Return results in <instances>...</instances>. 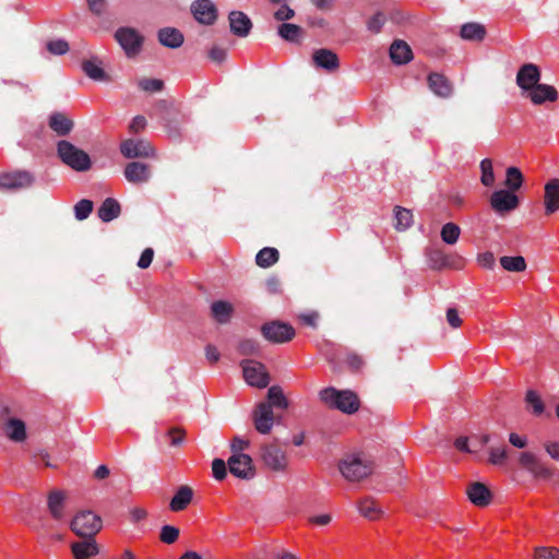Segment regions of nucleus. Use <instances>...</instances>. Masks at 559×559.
<instances>
[{
    "label": "nucleus",
    "mask_w": 559,
    "mask_h": 559,
    "mask_svg": "<svg viewBox=\"0 0 559 559\" xmlns=\"http://www.w3.org/2000/svg\"><path fill=\"white\" fill-rule=\"evenodd\" d=\"M57 156L64 165L79 173L87 171L92 167L90 155L67 140L57 143Z\"/></svg>",
    "instance_id": "1"
},
{
    "label": "nucleus",
    "mask_w": 559,
    "mask_h": 559,
    "mask_svg": "<svg viewBox=\"0 0 559 559\" xmlns=\"http://www.w3.org/2000/svg\"><path fill=\"white\" fill-rule=\"evenodd\" d=\"M320 399L329 407L336 408L345 414H354L359 409V399L353 391L326 388L320 391Z\"/></svg>",
    "instance_id": "2"
},
{
    "label": "nucleus",
    "mask_w": 559,
    "mask_h": 559,
    "mask_svg": "<svg viewBox=\"0 0 559 559\" xmlns=\"http://www.w3.org/2000/svg\"><path fill=\"white\" fill-rule=\"evenodd\" d=\"M338 469L346 480L360 481L372 473L373 463L360 455L352 454L341 460Z\"/></svg>",
    "instance_id": "3"
},
{
    "label": "nucleus",
    "mask_w": 559,
    "mask_h": 559,
    "mask_svg": "<svg viewBox=\"0 0 559 559\" xmlns=\"http://www.w3.org/2000/svg\"><path fill=\"white\" fill-rule=\"evenodd\" d=\"M102 527V519L90 510L78 512L70 523L72 532L81 538H94Z\"/></svg>",
    "instance_id": "4"
},
{
    "label": "nucleus",
    "mask_w": 559,
    "mask_h": 559,
    "mask_svg": "<svg viewBox=\"0 0 559 559\" xmlns=\"http://www.w3.org/2000/svg\"><path fill=\"white\" fill-rule=\"evenodd\" d=\"M118 41L128 58L136 57L144 43V37L133 27L122 26L115 32Z\"/></svg>",
    "instance_id": "5"
},
{
    "label": "nucleus",
    "mask_w": 559,
    "mask_h": 559,
    "mask_svg": "<svg viewBox=\"0 0 559 559\" xmlns=\"http://www.w3.org/2000/svg\"><path fill=\"white\" fill-rule=\"evenodd\" d=\"M242 373L246 382L251 386L266 388L270 383V374L263 364L246 359L241 361Z\"/></svg>",
    "instance_id": "6"
},
{
    "label": "nucleus",
    "mask_w": 559,
    "mask_h": 559,
    "mask_svg": "<svg viewBox=\"0 0 559 559\" xmlns=\"http://www.w3.org/2000/svg\"><path fill=\"white\" fill-rule=\"evenodd\" d=\"M518 461L520 467L535 478L549 479L554 475V471L533 452H521Z\"/></svg>",
    "instance_id": "7"
},
{
    "label": "nucleus",
    "mask_w": 559,
    "mask_h": 559,
    "mask_svg": "<svg viewBox=\"0 0 559 559\" xmlns=\"http://www.w3.org/2000/svg\"><path fill=\"white\" fill-rule=\"evenodd\" d=\"M261 333L271 343L282 344L295 337V329L285 322L271 321L261 326Z\"/></svg>",
    "instance_id": "8"
},
{
    "label": "nucleus",
    "mask_w": 559,
    "mask_h": 559,
    "mask_svg": "<svg viewBox=\"0 0 559 559\" xmlns=\"http://www.w3.org/2000/svg\"><path fill=\"white\" fill-rule=\"evenodd\" d=\"M261 460L267 468L274 472H284L288 466L286 452L275 443L261 447Z\"/></svg>",
    "instance_id": "9"
},
{
    "label": "nucleus",
    "mask_w": 559,
    "mask_h": 559,
    "mask_svg": "<svg viewBox=\"0 0 559 559\" xmlns=\"http://www.w3.org/2000/svg\"><path fill=\"white\" fill-rule=\"evenodd\" d=\"M120 152L126 158H148L155 156L153 145L144 139H128L121 142Z\"/></svg>",
    "instance_id": "10"
},
{
    "label": "nucleus",
    "mask_w": 559,
    "mask_h": 559,
    "mask_svg": "<svg viewBox=\"0 0 559 559\" xmlns=\"http://www.w3.org/2000/svg\"><path fill=\"white\" fill-rule=\"evenodd\" d=\"M227 464L228 471L237 478L249 480L255 475L252 459L248 454L231 455Z\"/></svg>",
    "instance_id": "11"
},
{
    "label": "nucleus",
    "mask_w": 559,
    "mask_h": 559,
    "mask_svg": "<svg viewBox=\"0 0 559 559\" xmlns=\"http://www.w3.org/2000/svg\"><path fill=\"white\" fill-rule=\"evenodd\" d=\"M252 420L258 432L267 435L274 425L275 415L269 404L259 403L252 413Z\"/></svg>",
    "instance_id": "12"
},
{
    "label": "nucleus",
    "mask_w": 559,
    "mask_h": 559,
    "mask_svg": "<svg viewBox=\"0 0 559 559\" xmlns=\"http://www.w3.org/2000/svg\"><path fill=\"white\" fill-rule=\"evenodd\" d=\"M519 198L509 190H497L490 197V205L497 213H507L519 206Z\"/></svg>",
    "instance_id": "13"
},
{
    "label": "nucleus",
    "mask_w": 559,
    "mask_h": 559,
    "mask_svg": "<svg viewBox=\"0 0 559 559\" xmlns=\"http://www.w3.org/2000/svg\"><path fill=\"white\" fill-rule=\"evenodd\" d=\"M540 70L534 63L523 64L516 73V84L526 94L539 83Z\"/></svg>",
    "instance_id": "14"
},
{
    "label": "nucleus",
    "mask_w": 559,
    "mask_h": 559,
    "mask_svg": "<svg viewBox=\"0 0 559 559\" xmlns=\"http://www.w3.org/2000/svg\"><path fill=\"white\" fill-rule=\"evenodd\" d=\"M124 178L132 185H143L152 178V167L141 162H130L123 170Z\"/></svg>",
    "instance_id": "15"
},
{
    "label": "nucleus",
    "mask_w": 559,
    "mask_h": 559,
    "mask_svg": "<svg viewBox=\"0 0 559 559\" xmlns=\"http://www.w3.org/2000/svg\"><path fill=\"white\" fill-rule=\"evenodd\" d=\"M194 19L204 25H212L217 19V9L211 0H195L191 4Z\"/></svg>",
    "instance_id": "16"
},
{
    "label": "nucleus",
    "mask_w": 559,
    "mask_h": 559,
    "mask_svg": "<svg viewBox=\"0 0 559 559\" xmlns=\"http://www.w3.org/2000/svg\"><path fill=\"white\" fill-rule=\"evenodd\" d=\"M33 176L27 171L0 174V190H17L32 186Z\"/></svg>",
    "instance_id": "17"
},
{
    "label": "nucleus",
    "mask_w": 559,
    "mask_h": 559,
    "mask_svg": "<svg viewBox=\"0 0 559 559\" xmlns=\"http://www.w3.org/2000/svg\"><path fill=\"white\" fill-rule=\"evenodd\" d=\"M67 493L61 489H52L47 495V510L56 521L64 518Z\"/></svg>",
    "instance_id": "18"
},
{
    "label": "nucleus",
    "mask_w": 559,
    "mask_h": 559,
    "mask_svg": "<svg viewBox=\"0 0 559 559\" xmlns=\"http://www.w3.org/2000/svg\"><path fill=\"white\" fill-rule=\"evenodd\" d=\"M2 433L12 442L20 443L26 440V426L19 418H7L1 424Z\"/></svg>",
    "instance_id": "19"
},
{
    "label": "nucleus",
    "mask_w": 559,
    "mask_h": 559,
    "mask_svg": "<svg viewBox=\"0 0 559 559\" xmlns=\"http://www.w3.org/2000/svg\"><path fill=\"white\" fill-rule=\"evenodd\" d=\"M312 62L317 68L328 72H335L340 68V59L337 55L328 48H320L313 51Z\"/></svg>",
    "instance_id": "20"
},
{
    "label": "nucleus",
    "mask_w": 559,
    "mask_h": 559,
    "mask_svg": "<svg viewBox=\"0 0 559 559\" xmlns=\"http://www.w3.org/2000/svg\"><path fill=\"white\" fill-rule=\"evenodd\" d=\"M429 90L441 98H449L453 93L452 83L441 73L432 72L427 78Z\"/></svg>",
    "instance_id": "21"
},
{
    "label": "nucleus",
    "mask_w": 559,
    "mask_h": 559,
    "mask_svg": "<svg viewBox=\"0 0 559 559\" xmlns=\"http://www.w3.org/2000/svg\"><path fill=\"white\" fill-rule=\"evenodd\" d=\"M466 495L469 501L477 507H487L492 499L489 488L479 481L472 483L467 489Z\"/></svg>",
    "instance_id": "22"
},
{
    "label": "nucleus",
    "mask_w": 559,
    "mask_h": 559,
    "mask_svg": "<svg viewBox=\"0 0 559 559\" xmlns=\"http://www.w3.org/2000/svg\"><path fill=\"white\" fill-rule=\"evenodd\" d=\"M230 32L238 37H247L252 28V22L241 11H231L228 15Z\"/></svg>",
    "instance_id": "23"
},
{
    "label": "nucleus",
    "mask_w": 559,
    "mask_h": 559,
    "mask_svg": "<svg viewBox=\"0 0 559 559\" xmlns=\"http://www.w3.org/2000/svg\"><path fill=\"white\" fill-rule=\"evenodd\" d=\"M525 95L534 105H542L545 102H556L558 99V92L554 86L540 83Z\"/></svg>",
    "instance_id": "24"
},
{
    "label": "nucleus",
    "mask_w": 559,
    "mask_h": 559,
    "mask_svg": "<svg viewBox=\"0 0 559 559\" xmlns=\"http://www.w3.org/2000/svg\"><path fill=\"white\" fill-rule=\"evenodd\" d=\"M544 204L546 215H551L559 211V179H550L545 185Z\"/></svg>",
    "instance_id": "25"
},
{
    "label": "nucleus",
    "mask_w": 559,
    "mask_h": 559,
    "mask_svg": "<svg viewBox=\"0 0 559 559\" xmlns=\"http://www.w3.org/2000/svg\"><path fill=\"white\" fill-rule=\"evenodd\" d=\"M71 551L74 559H91L98 555L99 547L95 538H84V540L72 543Z\"/></svg>",
    "instance_id": "26"
},
{
    "label": "nucleus",
    "mask_w": 559,
    "mask_h": 559,
    "mask_svg": "<svg viewBox=\"0 0 559 559\" xmlns=\"http://www.w3.org/2000/svg\"><path fill=\"white\" fill-rule=\"evenodd\" d=\"M48 126L58 136H66L72 131L74 122L66 114L58 111L49 116Z\"/></svg>",
    "instance_id": "27"
},
{
    "label": "nucleus",
    "mask_w": 559,
    "mask_h": 559,
    "mask_svg": "<svg viewBox=\"0 0 559 559\" xmlns=\"http://www.w3.org/2000/svg\"><path fill=\"white\" fill-rule=\"evenodd\" d=\"M157 37L163 46L171 49L179 48L185 41L183 34L175 27L160 28Z\"/></svg>",
    "instance_id": "28"
},
{
    "label": "nucleus",
    "mask_w": 559,
    "mask_h": 559,
    "mask_svg": "<svg viewBox=\"0 0 559 559\" xmlns=\"http://www.w3.org/2000/svg\"><path fill=\"white\" fill-rule=\"evenodd\" d=\"M193 498V490L187 485L180 486L169 502L173 512H179L188 508Z\"/></svg>",
    "instance_id": "29"
},
{
    "label": "nucleus",
    "mask_w": 559,
    "mask_h": 559,
    "mask_svg": "<svg viewBox=\"0 0 559 559\" xmlns=\"http://www.w3.org/2000/svg\"><path fill=\"white\" fill-rule=\"evenodd\" d=\"M234 313V306L225 300H216L211 305V317L219 324H227Z\"/></svg>",
    "instance_id": "30"
},
{
    "label": "nucleus",
    "mask_w": 559,
    "mask_h": 559,
    "mask_svg": "<svg viewBox=\"0 0 559 559\" xmlns=\"http://www.w3.org/2000/svg\"><path fill=\"white\" fill-rule=\"evenodd\" d=\"M82 70L90 79L94 81H110V76L102 68V61L96 58L84 60L82 62Z\"/></svg>",
    "instance_id": "31"
},
{
    "label": "nucleus",
    "mask_w": 559,
    "mask_h": 559,
    "mask_svg": "<svg viewBox=\"0 0 559 559\" xmlns=\"http://www.w3.org/2000/svg\"><path fill=\"white\" fill-rule=\"evenodd\" d=\"M390 57L395 64H404L411 61L413 52L405 41L395 40L390 47Z\"/></svg>",
    "instance_id": "32"
},
{
    "label": "nucleus",
    "mask_w": 559,
    "mask_h": 559,
    "mask_svg": "<svg viewBox=\"0 0 559 559\" xmlns=\"http://www.w3.org/2000/svg\"><path fill=\"white\" fill-rule=\"evenodd\" d=\"M261 404H269L270 408L286 409L289 405L288 400L280 385H272L267 390L266 401L260 402Z\"/></svg>",
    "instance_id": "33"
},
{
    "label": "nucleus",
    "mask_w": 559,
    "mask_h": 559,
    "mask_svg": "<svg viewBox=\"0 0 559 559\" xmlns=\"http://www.w3.org/2000/svg\"><path fill=\"white\" fill-rule=\"evenodd\" d=\"M120 213L121 206L119 202L112 198L105 199L98 209V217L106 223L117 218Z\"/></svg>",
    "instance_id": "34"
},
{
    "label": "nucleus",
    "mask_w": 559,
    "mask_h": 559,
    "mask_svg": "<svg viewBox=\"0 0 559 559\" xmlns=\"http://www.w3.org/2000/svg\"><path fill=\"white\" fill-rule=\"evenodd\" d=\"M359 513L368 520H378L383 514L382 509L372 498H365L358 503Z\"/></svg>",
    "instance_id": "35"
},
{
    "label": "nucleus",
    "mask_w": 559,
    "mask_h": 559,
    "mask_svg": "<svg viewBox=\"0 0 559 559\" xmlns=\"http://www.w3.org/2000/svg\"><path fill=\"white\" fill-rule=\"evenodd\" d=\"M486 29L479 23H466L461 27V37L465 40L480 41L485 38Z\"/></svg>",
    "instance_id": "36"
},
{
    "label": "nucleus",
    "mask_w": 559,
    "mask_h": 559,
    "mask_svg": "<svg viewBox=\"0 0 559 559\" xmlns=\"http://www.w3.org/2000/svg\"><path fill=\"white\" fill-rule=\"evenodd\" d=\"M280 259V252L275 248L265 247L255 257V263L263 269L274 265Z\"/></svg>",
    "instance_id": "37"
},
{
    "label": "nucleus",
    "mask_w": 559,
    "mask_h": 559,
    "mask_svg": "<svg viewBox=\"0 0 559 559\" xmlns=\"http://www.w3.org/2000/svg\"><path fill=\"white\" fill-rule=\"evenodd\" d=\"M304 29L290 23H283L278 27V35L286 41L297 43L301 39Z\"/></svg>",
    "instance_id": "38"
},
{
    "label": "nucleus",
    "mask_w": 559,
    "mask_h": 559,
    "mask_svg": "<svg viewBox=\"0 0 559 559\" xmlns=\"http://www.w3.org/2000/svg\"><path fill=\"white\" fill-rule=\"evenodd\" d=\"M523 175L518 167L511 166L507 168L504 186L509 191H516L523 185Z\"/></svg>",
    "instance_id": "39"
},
{
    "label": "nucleus",
    "mask_w": 559,
    "mask_h": 559,
    "mask_svg": "<svg viewBox=\"0 0 559 559\" xmlns=\"http://www.w3.org/2000/svg\"><path fill=\"white\" fill-rule=\"evenodd\" d=\"M395 224L394 227L397 230H405L409 228L413 224V213L411 210H407L402 206H395Z\"/></svg>",
    "instance_id": "40"
},
{
    "label": "nucleus",
    "mask_w": 559,
    "mask_h": 559,
    "mask_svg": "<svg viewBox=\"0 0 559 559\" xmlns=\"http://www.w3.org/2000/svg\"><path fill=\"white\" fill-rule=\"evenodd\" d=\"M500 264L506 271L509 272H523L526 269V262L522 255L501 257Z\"/></svg>",
    "instance_id": "41"
},
{
    "label": "nucleus",
    "mask_w": 559,
    "mask_h": 559,
    "mask_svg": "<svg viewBox=\"0 0 559 559\" xmlns=\"http://www.w3.org/2000/svg\"><path fill=\"white\" fill-rule=\"evenodd\" d=\"M461 235V228L454 223H447L441 228V239L447 245H454L457 242Z\"/></svg>",
    "instance_id": "42"
},
{
    "label": "nucleus",
    "mask_w": 559,
    "mask_h": 559,
    "mask_svg": "<svg viewBox=\"0 0 559 559\" xmlns=\"http://www.w3.org/2000/svg\"><path fill=\"white\" fill-rule=\"evenodd\" d=\"M525 402L527 405L532 407V413L536 416H539L545 411L544 402L542 401L539 394L534 390H528L525 394Z\"/></svg>",
    "instance_id": "43"
},
{
    "label": "nucleus",
    "mask_w": 559,
    "mask_h": 559,
    "mask_svg": "<svg viewBox=\"0 0 559 559\" xmlns=\"http://www.w3.org/2000/svg\"><path fill=\"white\" fill-rule=\"evenodd\" d=\"M480 182L485 187H491L495 183V174L492 168V162L489 158H485L480 162Z\"/></svg>",
    "instance_id": "44"
},
{
    "label": "nucleus",
    "mask_w": 559,
    "mask_h": 559,
    "mask_svg": "<svg viewBox=\"0 0 559 559\" xmlns=\"http://www.w3.org/2000/svg\"><path fill=\"white\" fill-rule=\"evenodd\" d=\"M163 126L170 136L177 138L180 134L181 121L178 115L163 117Z\"/></svg>",
    "instance_id": "45"
},
{
    "label": "nucleus",
    "mask_w": 559,
    "mask_h": 559,
    "mask_svg": "<svg viewBox=\"0 0 559 559\" xmlns=\"http://www.w3.org/2000/svg\"><path fill=\"white\" fill-rule=\"evenodd\" d=\"M94 204L91 200L82 199L74 205V215L78 221L86 219L92 213Z\"/></svg>",
    "instance_id": "46"
},
{
    "label": "nucleus",
    "mask_w": 559,
    "mask_h": 559,
    "mask_svg": "<svg viewBox=\"0 0 559 559\" xmlns=\"http://www.w3.org/2000/svg\"><path fill=\"white\" fill-rule=\"evenodd\" d=\"M179 534H180V531L176 526L164 525L160 528L159 539H160V542H163L167 545H171L177 542V539L179 538Z\"/></svg>",
    "instance_id": "47"
},
{
    "label": "nucleus",
    "mask_w": 559,
    "mask_h": 559,
    "mask_svg": "<svg viewBox=\"0 0 559 559\" xmlns=\"http://www.w3.org/2000/svg\"><path fill=\"white\" fill-rule=\"evenodd\" d=\"M508 457L507 448L503 447H490L488 462L492 465H502Z\"/></svg>",
    "instance_id": "48"
},
{
    "label": "nucleus",
    "mask_w": 559,
    "mask_h": 559,
    "mask_svg": "<svg viewBox=\"0 0 559 559\" xmlns=\"http://www.w3.org/2000/svg\"><path fill=\"white\" fill-rule=\"evenodd\" d=\"M139 87L144 92L155 93L164 88V82L159 79L143 78L138 82Z\"/></svg>",
    "instance_id": "49"
},
{
    "label": "nucleus",
    "mask_w": 559,
    "mask_h": 559,
    "mask_svg": "<svg viewBox=\"0 0 559 559\" xmlns=\"http://www.w3.org/2000/svg\"><path fill=\"white\" fill-rule=\"evenodd\" d=\"M49 53L62 56L69 51V44L63 39L50 40L46 44Z\"/></svg>",
    "instance_id": "50"
},
{
    "label": "nucleus",
    "mask_w": 559,
    "mask_h": 559,
    "mask_svg": "<svg viewBox=\"0 0 559 559\" xmlns=\"http://www.w3.org/2000/svg\"><path fill=\"white\" fill-rule=\"evenodd\" d=\"M260 350V345L254 340H242L238 344V352L241 355H255Z\"/></svg>",
    "instance_id": "51"
},
{
    "label": "nucleus",
    "mask_w": 559,
    "mask_h": 559,
    "mask_svg": "<svg viewBox=\"0 0 559 559\" xmlns=\"http://www.w3.org/2000/svg\"><path fill=\"white\" fill-rule=\"evenodd\" d=\"M228 464L222 459H214L212 462V473L216 480H223L227 476Z\"/></svg>",
    "instance_id": "52"
},
{
    "label": "nucleus",
    "mask_w": 559,
    "mask_h": 559,
    "mask_svg": "<svg viewBox=\"0 0 559 559\" xmlns=\"http://www.w3.org/2000/svg\"><path fill=\"white\" fill-rule=\"evenodd\" d=\"M167 436L170 439V445L179 447L186 439V430L180 427H173L168 430Z\"/></svg>",
    "instance_id": "53"
},
{
    "label": "nucleus",
    "mask_w": 559,
    "mask_h": 559,
    "mask_svg": "<svg viewBox=\"0 0 559 559\" xmlns=\"http://www.w3.org/2000/svg\"><path fill=\"white\" fill-rule=\"evenodd\" d=\"M345 362L348 366V368L355 372L361 370L365 366L364 358L357 353H348L345 358Z\"/></svg>",
    "instance_id": "54"
},
{
    "label": "nucleus",
    "mask_w": 559,
    "mask_h": 559,
    "mask_svg": "<svg viewBox=\"0 0 559 559\" xmlns=\"http://www.w3.org/2000/svg\"><path fill=\"white\" fill-rule=\"evenodd\" d=\"M535 559H559V549L538 547L535 550Z\"/></svg>",
    "instance_id": "55"
},
{
    "label": "nucleus",
    "mask_w": 559,
    "mask_h": 559,
    "mask_svg": "<svg viewBox=\"0 0 559 559\" xmlns=\"http://www.w3.org/2000/svg\"><path fill=\"white\" fill-rule=\"evenodd\" d=\"M384 22L385 16L382 13H377L368 21V29L373 33H378L382 28Z\"/></svg>",
    "instance_id": "56"
},
{
    "label": "nucleus",
    "mask_w": 559,
    "mask_h": 559,
    "mask_svg": "<svg viewBox=\"0 0 559 559\" xmlns=\"http://www.w3.org/2000/svg\"><path fill=\"white\" fill-rule=\"evenodd\" d=\"M249 447V441L242 439L238 436L234 437L230 449L233 451V455L243 454L242 451Z\"/></svg>",
    "instance_id": "57"
},
{
    "label": "nucleus",
    "mask_w": 559,
    "mask_h": 559,
    "mask_svg": "<svg viewBox=\"0 0 559 559\" xmlns=\"http://www.w3.org/2000/svg\"><path fill=\"white\" fill-rule=\"evenodd\" d=\"M154 257V250L152 248H146L141 253V257L138 261V266L140 269H146L151 265Z\"/></svg>",
    "instance_id": "58"
},
{
    "label": "nucleus",
    "mask_w": 559,
    "mask_h": 559,
    "mask_svg": "<svg viewBox=\"0 0 559 559\" xmlns=\"http://www.w3.org/2000/svg\"><path fill=\"white\" fill-rule=\"evenodd\" d=\"M295 16V11L288 5H282L275 13L274 17L277 21H288Z\"/></svg>",
    "instance_id": "59"
},
{
    "label": "nucleus",
    "mask_w": 559,
    "mask_h": 559,
    "mask_svg": "<svg viewBox=\"0 0 559 559\" xmlns=\"http://www.w3.org/2000/svg\"><path fill=\"white\" fill-rule=\"evenodd\" d=\"M226 50L222 47L214 46L209 51V58L216 63H222L226 59Z\"/></svg>",
    "instance_id": "60"
},
{
    "label": "nucleus",
    "mask_w": 559,
    "mask_h": 559,
    "mask_svg": "<svg viewBox=\"0 0 559 559\" xmlns=\"http://www.w3.org/2000/svg\"><path fill=\"white\" fill-rule=\"evenodd\" d=\"M447 321L454 329L460 328L463 322L455 308H449L447 310Z\"/></svg>",
    "instance_id": "61"
},
{
    "label": "nucleus",
    "mask_w": 559,
    "mask_h": 559,
    "mask_svg": "<svg viewBox=\"0 0 559 559\" xmlns=\"http://www.w3.org/2000/svg\"><path fill=\"white\" fill-rule=\"evenodd\" d=\"M145 126H146L145 117L139 115L132 119V121L129 126V130L132 133H139L145 128Z\"/></svg>",
    "instance_id": "62"
},
{
    "label": "nucleus",
    "mask_w": 559,
    "mask_h": 559,
    "mask_svg": "<svg viewBox=\"0 0 559 559\" xmlns=\"http://www.w3.org/2000/svg\"><path fill=\"white\" fill-rule=\"evenodd\" d=\"M478 262L484 267L492 269L495 266L496 259L492 252L487 251L478 255Z\"/></svg>",
    "instance_id": "63"
},
{
    "label": "nucleus",
    "mask_w": 559,
    "mask_h": 559,
    "mask_svg": "<svg viewBox=\"0 0 559 559\" xmlns=\"http://www.w3.org/2000/svg\"><path fill=\"white\" fill-rule=\"evenodd\" d=\"M545 451L548 453V455L559 461V442L557 441H549L544 444Z\"/></svg>",
    "instance_id": "64"
}]
</instances>
